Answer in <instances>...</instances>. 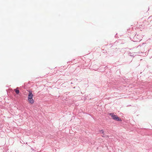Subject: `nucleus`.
<instances>
[{
  "label": "nucleus",
  "mask_w": 152,
  "mask_h": 152,
  "mask_svg": "<svg viewBox=\"0 0 152 152\" xmlns=\"http://www.w3.org/2000/svg\"><path fill=\"white\" fill-rule=\"evenodd\" d=\"M103 135H102V136L103 137H105L104 134V133H103Z\"/></svg>",
  "instance_id": "obj_6"
},
{
  "label": "nucleus",
  "mask_w": 152,
  "mask_h": 152,
  "mask_svg": "<svg viewBox=\"0 0 152 152\" xmlns=\"http://www.w3.org/2000/svg\"><path fill=\"white\" fill-rule=\"evenodd\" d=\"M33 94L32 93V92H29V93H28V98H33Z\"/></svg>",
  "instance_id": "obj_3"
},
{
  "label": "nucleus",
  "mask_w": 152,
  "mask_h": 152,
  "mask_svg": "<svg viewBox=\"0 0 152 152\" xmlns=\"http://www.w3.org/2000/svg\"><path fill=\"white\" fill-rule=\"evenodd\" d=\"M18 88L17 87L16 89H14V91L17 94H19V91L18 89Z\"/></svg>",
  "instance_id": "obj_4"
},
{
  "label": "nucleus",
  "mask_w": 152,
  "mask_h": 152,
  "mask_svg": "<svg viewBox=\"0 0 152 152\" xmlns=\"http://www.w3.org/2000/svg\"><path fill=\"white\" fill-rule=\"evenodd\" d=\"M99 132H101V133L102 134H103L104 133V131L103 130H99Z\"/></svg>",
  "instance_id": "obj_5"
},
{
  "label": "nucleus",
  "mask_w": 152,
  "mask_h": 152,
  "mask_svg": "<svg viewBox=\"0 0 152 152\" xmlns=\"http://www.w3.org/2000/svg\"><path fill=\"white\" fill-rule=\"evenodd\" d=\"M109 115L111 116L112 118L117 121H121V118H119L117 115H115L113 113H110Z\"/></svg>",
  "instance_id": "obj_1"
},
{
  "label": "nucleus",
  "mask_w": 152,
  "mask_h": 152,
  "mask_svg": "<svg viewBox=\"0 0 152 152\" xmlns=\"http://www.w3.org/2000/svg\"><path fill=\"white\" fill-rule=\"evenodd\" d=\"M28 102L31 104H32L34 102V101L33 98H28Z\"/></svg>",
  "instance_id": "obj_2"
}]
</instances>
